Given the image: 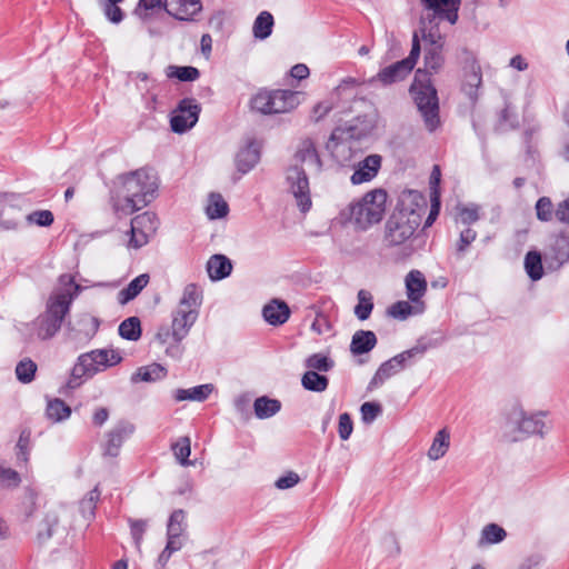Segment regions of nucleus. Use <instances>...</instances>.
Wrapping results in <instances>:
<instances>
[{"instance_id": "e2e57ef3", "label": "nucleus", "mask_w": 569, "mask_h": 569, "mask_svg": "<svg viewBox=\"0 0 569 569\" xmlns=\"http://www.w3.org/2000/svg\"><path fill=\"white\" fill-rule=\"evenodd\" d=\"M299 481V475L293 471H289L276 481V487L280 490H284L295 487Z\"/></svg>"}, {"instance_id": "c9c22d12", "label": "nucleus", "mask_w": 569, "mask_h": 569, "mask_svg": "<svg viewBox=\"0 0 569 569\" xmlns=\"http://www.w3.org/2000/svg\"><path fill=\"white\" fill-rule=\"evenodd\" d=\"M507 536L506 530L497 523L486 525L480 533L479 545H493L505 540Z\"/></svg>"}, {"instance_id": "13d9d810", "label": "nucleus", "mask_w": 569, "mask_h": 569, "mask_svg": "<svg viewBox=\"0 0 569 569\" xmlns=\"http://www.w3.org/2000/svg\"><path fill=\"white\" fill-rule=\"evenodd\" d=\"M361 419L365 423H371L381 413V406L376 402H365L360 407Z\"/></svg>"}, {"instance_id": "a878e982", "label": "nucleus", "mask_w": 569, "mask_h": 569, "mask_svg": "<svg viewBox=\"0 0 569 569\" xmlns=\"http://www.w3.org/2000/svg\"><path fill=\"white\" fill-rule=\"evenodd\" d=\"M260 159L259 150L251 143L242 148L236 156V166L239 172H249Z\"/></svg>"}, {"instance_id": "bf43d9fd", "label": "nucleus", "mask_w": 569, "mask_h": 569, "mask_svg": "<svg viewBox=\"0 0 569 569\" xmlns=\"http://www.w3.org/2000/svg\"><path fill=\"white\" fill-rule=\"evenodd\" d=\"M28 221L31 223H36L40 227H49L52 224L54 218L53 213L49 210H38L33 211L27 217Z\"/></svg>"}, {"instance_id": "9b49d317", "label": "nucleus", "mask_w": 569, "mask_h": 569, "mask_svg": "<svg viewBox=\"0 0 569 569\" xmlns=\"http://www.w3.org/2000/svg\"><path fill=\"white\" fill-rule=\"evenodd\" d=\"M423 352V347H413L383 362L376 371L373 378L369 382L368 388L372 390L382 386L385 381L400 372L407 366L408 361L416 358L417 356H422Z\"/></svg>"}, {"instance_id": "b1692460", "label": "nucleus", "mask_w": 569, "mask_h": 569, "mask_svg": "<svg viewBox=\"0 0 569 569\" xmlns=\"http://www.w3.org/2000/svg\"><path fill=\"white\" fill-rule=\"evenodd\" d=\"M232 263L223 254H213L207 262V271L211 280H221L231 273Z\"/></svg>"}, {"instance_id": "412c9836", "label": "nucleus", "mask_w": 569, "mask_h": 569, "mask_svg": "<svg viewBox=\"0 0 569 569\" xmlns=\"http://www.w3.org/2000/svg\"><path fill=\"white\" fill-rule=\"evenodd\" d=\"M264 320L271 326H281L290 317L289 306L279 299H273L262 309Z\"/></svg>"}, {"instance_id": "5fc2aeb1", "label": "nucleus", "mask_w": 569, "mask_h": 569, "mask_svg": "<svg viewBox=\"0 0 569 569\" xmlns=\"http://www.w3.org/2000/svg\"><path fill=\"white\" fill-rule=\"evenodd\" d=\"M462 224L469 226L479 220V206L470 204L458 207V218Z\"/></svg>"}, {"instance_id": "f257e3e1", "label": "nucleus", "mask_w": 569, "mask_h": 569, "mask_svg": "<svg viewBox=\"0 0 569 569\" xmlns=\"http://www.w3.org/2000/svg\"><path fill=\"white\" fill-rule=\"evenodd\" d=\"M79 290L80 286L74 284V293H71L69 288L52 292L47 301L44 312L27 325L29 330L28 340L46 341L53 338L60 330L70 305Z\"/></svg>"}, {"instance_id": "f03ea898", "label": "nucleus", "mask_w": 569, "mask_h": 569, "mask_svg": "<svg viewBox=\"0 0 569 569\" xmlns=\"http://www.w3.org/2000/svg\"><path fill=\"white\" fill-rule=\"evenodd\" d=\"M122 194L116 203V209L124 214H131L148 206L156 197L157 178L143 170L130 172L121 178Z\"/></svg>"}, {"instance_id": "7ed1b4c3", "label": "nucleus", "mask_w": 569, "mask_h": 569, "mask_svg": "<svg viewBox=\"0 0 569 569\" xmlns=\"http://www.w3.org/2000/svg\"><path fill=\"white\" fill-rule=\"evenodd\" d=\"M121 360L120 352L114 349H96L80 355L71 369L67 388L80 387L86 379L117 366Z\"/></svg>"}, {"instance_id": "79ce46f5", "label": "nucleus", "mask_w": 569, "mask_h": 569, "mask_svg": "<svg viewBox=\"0 0 569 569\" xmlns=\"http://www.w3.org/2000/svg\"><path fill=\"white\" fill-rule=\"evenodd\" d=\"M305 366L309 371L328 372L333 368L335 362L326 355L313 353L306 359Z\"/></svg>"}, {"instance_id": "49530a36", "label": "nucleus", "mask_w": 569, "mask_h": 569, "mask_svg": "<svg viewBox=\"0 0 569 569\" xmlns=\"http://www.w3.org/2000/svg\"><path fill=\"white\" fill-rule=\"evenodd\" d=\"M445 63L442 48H429L425 54V68L430 73H437Z\"/></svg>"}, {"instance_id": "4468645a", "label": "nucleus", "mask_w": 569, "mask_h": 569, "mask_svg": "<svg viewBox=\"0 0 569 569\" xmlns=\"http://www.w3.org/2000/svg\"><path fill=\"white\" fill-rule=\"evenodd\" d=\"M133 432V426L129 422L120 421L106 435L103 445V455L117 457L124 440Z\"/></svg>"}, {"instance_id": "c03bdc74", "label": "nucleus", "mask_w": 569, "mask_h": 569, "mask_svg": "<svg viewBox=\"0 0 569 569\" xmlns=\"http://www.w3.org/2000/svg\"><path fill=\"white\" fill-rule=\"evenodd\" d=\"M373 309L372 296L367 290L358 292V305L355 307V315L359 320H367Z\"/></svg>"}, {"instance_id": "393cba45", "label": "nucleus", "mask_w": 569, "mask_h": 569, "mask_svg": "<svg viewBox=\"0 0 569 569\" xmlns=\"http://www.w3.org/2000/svg\"><path fill=\"white\" fill-rule=\"evenodd\" d=\"M150 277L148 273H141L129 282V284L118 292V302L127 305L133 300L149 283Z\"/></svg>"}, {"instance_id": "aec40b11", "label": "nucleus", "mask_w": 569, "mask_h": 569, "mask_svg": "<svg viewBox=\"0 0 569 569\" xmlns=\"http://www.w3.org/2000/svg\"><path fill=\"white\" fill-rule=\"evenodd\" d=\"M406 290L407 297L412 303H425L421 298L427 291V281L422 272L418 270H411L406 276Z\"/></svg>"}, {"instance_id": "de8ad7c7", "label": "nucleus", "mask_w": 569, "mask_h": 569, "mask_svg": "<svg viewBox=\"0 0 569 569\" xmlns=\"http://www.w3.org/2000/svg\"><path fill=\"white\" fill-rule=\"evenodd\" d=\"M124 0H102L100 6L102 8V11L106 16V18L114 23L118 24L123 20L124 13L119 7L120 3H122Z\"/></svg>"}, {"instance_id": "9d476101", "label": "nucleus", "mask_w": 569, "mask_h": 569, "mask_svg": "<svg viewBox=\"0 0 569 569\" xmlns=\"http://www.w3.org/2000/svg\"><path fill=\"white\" fill-rule=\"evenodd\" d=\"M286 189L296 201L298 209L306 213L312 206L308 176L302 167L292 164L286 172Z\"/></svg>"}, {"instance_id": "cd10ccee", "label": "nucleus", "mask_w": 569, "mask_h": 569, "mask_svg": "<svg viewBox=\"0 0 569 569\" xmlns=\"http://www.w3.org/2000/svg\"><path fill=\"white\" fill-rule=\"evenodd\" d=\"M273 16L269 11H261L253 21L252 34L258 40H266L272 33Z\"/></svg>"}, {"instance_id": "bb28decb", "label": "nucleus", "mask_w": 569, "mask_h": 569, "mask_svg": "<svg viewBox=\"0 0 569 569\" xmlns=\"http://www.w3.org/2000/svg\"><path fill=\"white\" fill-rule=\"evenodd\" d=\"M449 447L450 432L447 428H443L436 433L427 456L431 461H436L447 453Z\"/></svg>"}, {"instance_id": "2eb2a0df", "label": "nucleus", "mask_w": 569, "mask_h": 569, "mask_svg": "<svg viewBox=\"0 0 569 569\" xmlns=\"http://www.w3.org/2000/svg\"><path fill=\"white\" fill-rule=\"evenodd\" d=\"M420 3L432 11L433 17L446 19L451 24L457 23L461 0H420Z\"/></svg>"}, {"instance_id": "680f3d73", "label": "nucleus", "mask_w": 569, "mask_h": 569, "mask_svg": "<svg viewBox=\"0 0 569 569\" xmlns=\"http://www.w3.org/2000/svg\"><path fill=\"white\" fill-rule=\"evenodd\" d=\"M353 426L349 413L345 412L339 417L338 432L342 440H348L352 433Z\"/></svg>"}, {"instance_id": "4c0bfd02", "label": "nucleus", "mask_w": 569, "mask_h": 569, "mask_svg": "<svg viewBox=\"0 0 569 569\" xmlns=\"http://www.w3.org/2000/svg\"><path fill=\"white\" fill-rule=\"evenodd\" d=\"M328 378L319 375L317 371H307L301 378V385L305 389L313 392H322L328 388Z\"/></svg>"}, {"instance_id": "4d7b16f0", "label": "nucleus", "mask_w": 569, "mask_h": 569, "mask_svg": "<svg viewBox=\"0 0 569 569\" xmlns=\"http://www.w3.org/2000/svg\"><path fill=\"white\" fill-rule=\"evenodd\" d=\"M537 218L540 221H550L553 213L552 202L548 197H541L536 203Z\"/></svg>"}, {"instance_id": "39448f33", "label": "nucleus", "mask_w": 569, "mask_h": 569, "mask_svg": "<svg viewBox=\"0 0 569 569\" xmlns=\"http://www.w3.org/2000/svg\"><path fill=\"white\" fill-rule=\"evenodd\" d=\"M387 193L382 189L367 192L361 199L350 203L343 214L359 229L366 230L378 223L386 211Z\"/></svg>"}, {"instance_id": "20e7f679", "label": "nucleus", "mask_w": 569, "mask_h": 569, "mask_svg": "<svg viewBox=\"0 0 569 569\" xmlns=\"http://www.w3.org/2000/svg\"><path fill=\"white\" fill-rule=\"evenodd\" d=\"M202 303V290L196 283L184 287L177 308L172 311V340L181 342L189 333L199 317Z\"/></svg>"}, {"instance_id": "a211bd4d", "label": "nucleus", "mask_w": 569, "mask_h": 569, "mask_svg": "<svg viewBox=\"0 0 569 569\" xmlns=\"http://www.w3.org/2000/svg\"><path fill=\"white\" fill-rule=\"evenodd\" d=\"M546 258L549 260L550 266L553 268H560L562 264L569 261V237L566 234H559L555 237L549 250L546 253Z\"/></svg>"}, {"instance_id": "6ab92c4d", "label": "nucleus", "mask_w": 569, "mask_h": 569, "mask_svg": "<svg viewBox=\"0 0 569 569\" xmlns=\"http://www.w3.org/2000/svg\"><path fill=\"white\" fill-rule=\"evenodd\" d=\"M412 68L403 59L381 69L372 81L377 80L385 86L403 80Z\"/></svg>"}, {"instance_id": "dca6fc26", "label": "nucleus", "mask_w": 569, "mask_h": 569, "mask_svg": "<svg viewBox=\"0 0 569 569\" xmlns=\"http://www.w3.org/2000/svg\"><path fill=\"white\" fill-rule=\"evenodd\" d=\"M164 10L182 21H190L202 9L200 0H164Z\"/></svg>"}, {"instance_id": "c85d7f7f", "label": "nucleus", "mask_w": 569, "mask_h": 569, "mask_svg": "<svg viewBox=\"0 0 569 569\" xmlns=\"http://www.w3.org/2000/svg\"><path fill=\"white\" fill-rule=\"evenodd\" d=\"M213 386L210 383L200 385L190 389H177L174 392V399L177 401H203L212 392Z\"/></svg>"}, {"instance_id": "58836bf2", "label": "nucleus", "mask_w": 569, "mask_h": 569, "mask_svg": "<svg viewBox=\"0 0 569 569\" xmlns=\"http://www.w3.org/2000/svg\"><path fill=\"white\" fill-rule=\"evenodd\" d=\"M186 528L184 511L181 509L174 510L168 521L167 536H171L172 538L182 537Z\"/></svg>"}, {"instance_id": "6e6d98bb", "label": "nucleus", "mask_w": 569, "mask_h": 569, "mask_svg": "<svg viewBox=\"0 0 569 569\" xmlns=\"http://www.w3.org/2000/svg\"><path fill=\"white\" fill-rule=\"evenodd\" d=\"M162 0H139L134 13L142 20H147L151 16V11L163 6Z\"/></svg>"}, {"instance_id": "37998d69", "label": "nucleus", "mask_w": 569, "mask_h": 569, "mask_svg": "<svg viewBox=\"0 0 569 569\" xmlns=\"http://www.w3.org/2000/svg\"><path fill=\"white\" fill-rule=\"evenodd\" d=\"M426 18L421 17L419 32L423 41L430 44V48H443L445 40L438 28H427Z\"/></svg>"}, {"instance_id": "ddd939ff", "label": "nucleus", "mask_w": 569, "mask_h": 569, "mask_svg": "<svg viewBox=\"0 0 569 569\" xmlns=\"http://www.w3.org/2000/svg\"><path fill=\"white\" fill-rule=\"evenodd\" d=\"M200 106L192 99H183L171 117L170 123L173 132L183 133L198 121Z\"/></svg>"}, {"instance_id": "473e14b6", "label": "nucleus", "mask_w": 569, "mask_h": 569, "mask_svg": "<svg viewBox=\"0 0 569 569\" xmlns=\"http://www.w3.org/2000/svg\"><path fill=\"white\" fill-rule=\"evenodd\" d=\"M46 415L52 422H61L71 415V408L61 399H52L47 403Z\"/></svg>"}, {"instance_id": "2f4dec72", "label": "nucleus", "mask_w": 569, "mask_h": 569, "mask_svg": "<svg viewBox=\"0 0 569 569\" xmlns=\"http://www.w3.org/2000/svg\"><path fill=\"white\" fill-rule=\"evenodd\" d=\"M327 149L330 151L331 156L336 159V161L340 164H343L351 159L350 144L346 141H337L335 133L331 134L327 143Z\"/></svg>"}, {"instance_id": "8fccbe9b", "label": "nucleus", "mask_w": 569, "mask_h": 569, "mask_svg": "<svg viewBox=\"0 0 569 569\" xmlns=\"http://www.w3.org/2000/svg\"><path fill=\"white\" fill-rule=\"evenodd\" d=\"M172 450H173L176 459L180 462V465H182V466L192 465V462L188 460V458L191 453L189 437H181L176 443H173Z\"/></svg>"}, {"instance_id": "72a5a7b5", "label": "nucleus", "mask_w": 569, "mask_h": 569, "mask_svg": "<svg viewBox=\"0 0 569 569\" xmlns=\"http://www.w3.org/2000/svg\"><path fill=\"white\" fill-rule=\"evenodd\" d=\"M229 207L221 194L211 193L208 198L206 213L209 219H221L228 214Z\"/></svg>"}, {"instance_id": "e433bc0d", "label": "nucleus", "mask_w": 569, "mask_h": 569, "mask_svg": "<svg viewBox=\"0 0 569 569\" xmlns=\"http://www.w3.org/2000/svg\"><path fill=\"white\" fill-rule=\"evenodd\" d=\"M525 270L532 281H537L543 276L541 254L538 251H529L525 257Z\"/></svg>"}, {"instance_id": "052dcab7", "label": "nucleus", "mask_w": 569, "mask_h": 569, "mask_svg": "<svg viewBox=\"0 0 569 569\" xmlns=\"http://www.w3.org/2000/svg\"><path fill=\"white\" fill-rule=\"evenodd\" d=\"M131 536L133 538L137 549L140 551L143 533L147 528V521L144 520H131Z\"/></svg>"}, {"instance_id": "6e6552de", "label": "nucleus", "mask_w": 569, "mask_h": 569, "mask_svg": "<svg viewBox=\"0 0 569 569\" xmlns=\"http://www.w3.org/2000/svg\"><path fill=\"white\" fill-rule=\"evenodd\" d=\"M420 224V216L415 210L395 211L385 224L383 241L388 247L406 244Z\"/></svg>"}, {"instance_id": "864d4df0", "label": "nucleus", "mask_w": 569, "mask_h": 569, "mask_svg": "<svg viewBox=\"0 0 569 569\" xmlns=\"http://www.w3.org/2000/svg\"><path fill=\"white\" fill-rule=\"evenodd\" d=\"M21 481L19 473L10 467L0 463V485L8 488L18 487Z\"/></svg>"}, {"instance_id": "774afa93", "label": "nucleus", "mask_w": 569, "mask_h": 569, "mask_svg": "<svg viewBox=\"0 0 569 569\" xmlns=\"http://www.w3.org/2000/svg\"><path fill=\"white\" fill-rule=\"evenodd\" d=\"M200 49L202 56L208 60L212 51V37L209 33H204L200 40Z\"/></svg>"}, {"instance_id": "09e8293b", "label": "nucleus", "mask_w": 569, "mask_h": 569, "mask_svg": "<svg viewBox=\"0 0 569 569\" xmlns=\"http://www.w3.org/2000/svg\"><path fill=\"white\" fill-rule=\"evenodd\" d=\"M99 497L100 491L98 487H96L80 501L79 509L84 519L93 517L96 503L99 500Z\"/></svg>"}, {"instance_id": "f8f14e48", "label": "nucleus", "mask_w": 569, "mask_h": 569, "mask_svg": "<svg viewBox=\"0 0 569 569\" xmlns=\"http://www.w3.org/2000/svg\"><path fill=\"white\" fill-rule=\"evenodd\" d=\"M158 218L153 212H143L131 220L130 240L128 246L139 249L148 243L158 229Z\"/></svg>"}, {"instance_id": "a18cd8bd", "label": "nucleus", "mask_w": 569, "mask_h": 569, "mask_svg": "<svg viewBox=\"0 0 569 569\" xmlns=\"http://www.w3.org/2000/svg\"><path fill=\"white\" fill-rule=\"evenodd\" d=\"M482 82L481 69L480 66L476 63L473 60L470 67V71L466 74V82L463 89L469 97H473L476 90L480 87Z\"/></svg>"}, {"instance_id": "603ef678", "label": "nucleus", "mask_w": 569, "mask_h": 569, "mask_svg": "<svg viewBox=\"0 0 569 569\" xmlns=\"http://www.w3.org/2000/svg\"><path fill=\"white\" fill-rule=\"evenodd\" d=\"M169 70L168 76L178 78L180 81H194L200 76L194 67H170Z\"/></svg>"}, {"instance_id": "3c124183", "label": "nucleus", "mask_w": 569, "mask_h": 569, "mask_svg": "<svg viewBox=\"0 0 569 569\" xmlns=\"http://www.w3.org/2000/svg\"><path fill=\"white\" fill-rule=\"evenodd\" d=\"M477 231L471 228H466L460 232L459 240L456 244V254L458 258H462L469 248V246L476 240Z\"/></svg>"}, {"instance_id": "0eeeda50", "label": "nucleus", "mask_w": 569, "mask_h": 569, "mask_svg": "<svg viewBox=\"0 0 569 569\" xmlns=\"http://www.w3.org/2000/svg\"><path fill=\"white\" fill-rule=\"evenodd\" d=\"M419 74L420 70L417 71L411 84V93L423 118L426 128L432 132L440 126L437 90L429 79L420 80Z\"/></svg>"}, {"instance_id": "0e129e2a", "label": "nucleus", "mask_w": 569, "mask_h": 569, "mask_svg": "<svg viewBox=\"0 0 569 569\" xmlns=\"http://www.w3.org/2000/svg\"><path fill=\"white\" fill-rule=\"evenodd\" d=\"M555 216L560 222L569 224V197L558 203Z\"/></svg>"}, {"instance_id": "5701e85b", "label": "nucleus", "mask_w": 569, "mask_h": 569, "mask_svg": "<svg viewBox=\"0 0 569 569\" xmlns=\"http://www.w3.org/2000/svg\"><path fill=\"white\" fill-rule=\"evenodd\" d=\"M377 345V337L373 331L358 330L353 333L350 351L353 355H363L372 350Z\"/></svg>"}, {"instance_id": "4be33fe9", "label": "nucleus", "mask_w": 569, "mask_h": 569, "mask_svg": "<svg viewBox=\"0 0 569 569\" xmlns=\"http://www.w3.org/2000/svg\"><path fill=\"white\" fill-rule=\"evenodd\" d=\"M295 160L297 163L307 164L316 171H320L322 168V162L319 158L315 143L310 139H305L299 143L295 153Z\"/></svg>"}, {"instance_id": "7c9ffc66", "label": "nucleus", "mask_w": 569, "mask_h": 569, "mask_svg": "<svg viewBox=\"0 0 569 569\" xmlns=\"http://www.w3.org/2000/svg\"><path fill=\"white\" fill-rule=\"evenodd\" d=\"M425 310V303H410L409 301H398L389 308V315L396 319L405 320L411 315L421 313Z\"/></svg>"}, {"instance_id": "ea45409f", "label": "nucleus", "mask_w": 569, "mask_h": 569, "mask_svg": "<svg viewBox=\"0 0 569 569\" xmlns=\"http://www.w3.org/2000/svg\"><path fill=\"white\" fill-rule=\"evenodd\" d=\"M38 366L30 358H24L16 366L17 379L22 383H30L34 380Z\"/></svg>"}, {"instance_id": "69168bd1", "label": "nucleus", "mask_w": 569, "mask_h": 569, "mask_svg": "<svg viewBox=\"0 0 569 569\" xmlns=\"http://www.w3.org/2000/svg\"><path fill=\"white\" fill-rule=\"evenodd\" d=\"M419 54H420L419 36H418V32H415L413 37H412V47H411L410 54H409V57H407L403 60L407 63H409V66L413 69V67L419 58Z\"/></svg>"}, {"instance_id": "c756f323", "label": "nucleus", "mask_w": 569, "mask_h": 569, "mask_svg": "<svg viewBox=\"0 0 569 569\" xmlns=\"http://www.w3.org/2000/svg\"><path fill=\"white\" fill-rule=\"evenodd\" d=\"M253 409L257 418L268 419L280 411L281 403L277 399H270L263 396L254 400Z\"/></svg>"}, {"instance_id": "1a4fd4ad", "label": "nucleus", "mask_w": 569, "mask_h": 569, "mask_svg": "<svg viewBox=\"0 0 569 569\" xmlns=\"http://www.w3.org/2000/svg\"><path fill=\"white\" fill-rule=\"evenodd\" d=\"M543 428L542 413L527 415L520 407H512L507 413L505 429L515 441L529 435L542 436Z\"/></svg>"}, {"instance_id": "423d86ee", "label": "nucleus", "mask_w": 569, "mask_h": 569, "mask_svg": "<svg viewBox=\"0 0 569 569\" xmlns=\"http://www.w3.org/2000/svg\"><path fill=\"white\" fill-rule=\"evenodd\" d=\"M299 104V93L290 90L260 89L250 99L251 110L261 114L290 112Z\"/></svg>"}, {"instance_id": "f704fd0d", "label": "nucleus", "mask_w": 569, "mask_h": 569, "mask_svg": "<svg viewBox=\"0 0 569 569\" xmlns=\"http://www.w3.org/2000/svg\"><path fill=\"white\" fill-rule=\"evenodd\" d=\"M166 376V370L162 366L158 363H152L147 367H141L138 369L136 373L132 375L131 381L138 382V381H146L151 382L159 380Z\"/></svg>"}, {"instance_id": "338daca9", "label": "nucleus", "mask_w": 569, "mask_h": 569, "mask_svg": "<svg viewBox=\"0 0 569 569\" xmlns=\"http://www.w3.org/2000/svg\"><path fill=\"white\" fill-rule=\"evenodd\" d=\"M332 109V103L328 101L319 102L315 106L312 111V118L315 121L321 120L330 110Z\"/></svg>"}, {"instance_id": "a19ab883", "label": "nucleus", "mask_w": 569, "mask_h": 569, "mask_svg": "<svg viewBox=\"0 0 569 569\" xmlns=\"http://www.w3.org/2000/svg\"><path fill=\"white\" fill-rule=\"evenodd\" d=\"M119 335L127 340L136 341L141 337V325L137 317L123 320L119 326Z\"/></svg>"}, {"instance_id": "f3484780", "label": "nucleus", "mask_w": 569, "mask_h": 569, "mask_svg": "<svg viewBox=\"0 0 569 569\" xmlns=\"http://www.w3.org/2000/svg\"><path fill=\"white\" fill-rule=\"evenodd\" d=\"M381 167V157L370 154L359 161L350 180L352 184H361L371 181Z\"/></svg>"}]
</instances>
